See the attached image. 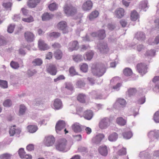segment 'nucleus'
Instances as JSON below:
<instances>
[{"label":"nucleus","instance_id":"obj_1","mask_svg":"<svg viewBox=\"0 0 159 159\" xmlns=\"http://www.w3.org/2000/svg\"><path fill=\"white\" fill-rule=\"evenodd\" d=\"M91 71L93 75L100 77L102 76L105 72L106 69L102 64H93L92 66Z\"/></svg>","mask_w":159,"mask_h":159},{"label":"nucleus","instance_id":"obj_2","mask_svg":"<svg viewBox=\"0 0 159 159\" xmlns=\"http://www.w3.org/2000/svg\"><path fill=\"white\" fill-rule=\"evenodd\" d=\"M63 10L65 13L68 16H73L77 12L76 8L68 2L66 3L64 6Z\"/></svg>","mask_w":159,"mask_h":159},{"label":"nucleus","instance_id":"obj_3","mask_svg":"<svg viewBox=\"0 0 159 159\" xmlns=\"http://www.w3.org/2000/svg\"><path fill=\"white\" fill-rule=\"evenodd\" d=\"M67 140L65 139L59 140L55 145L56 149L60 151H64L66 147Z\"/></svg>","mask_w":159,"mask_h":159},{"label":"nucleus","instance_id":"obj_4","mask_svg":"<svg viewBox=\"0 0 159 159\" xmlns=\"http://www.w3.org/2000/svg\"><path fill=\"white\" fill-rule=\"evenodd\" d=\"M136 68L138 72L141 75H143L147 72V65L144 63H140L138 64Z\"/></svg>","mask_w":159,"mask_h":159},{"label":"nucleus","instance_id":"obj_5","mask_svg":"<svg viewBox=\"0 0 159 159\" xmlns=\"http://www.w3.org/2000/svg\"><path fill=\"white\" fill-rule=\"evenodd\" d=\"M55 139L52 135H48L45 137L44 143L45 145L47 147L52 146L54 143Z\"/></svg>","mask_w":159,"mask_h":159},{"label":"nucleus","instance_id":"obj_6","mask_svg":"<svg viewBox=\"0 0 159 159\" xmlns=\"http://www.w3.org/2000/svg\"><path fill=\"white\" fill-rule=\"evenodd\" d=\"M57 28L59 30L63 31L64 34L67 33L68 30L66 29L67 25L66 22L65 21H61L57 25Z\"/></svg>","mask_w":159,"mask_h":159},{"label":"nucleus","instance_id":"obj_7","mask_svg":"<svg viewBox=\"0 0 159 159\" xmlns=\"http://www.w3.org/2000/svg\"><path fill=\"white\" fill-rule=\"evenodd\" d=\"M38 47L41 51L48 50L50 48V47L42 39H39L38 41Z\"/></svg>","mask_w":159,"mask_h":159},{"label":"nucleus","instance_id":"obj_8","mask_svg":"<svg viewBox=\"0 0 159 159\" xmlns=\"http://www.w3.org/2000/svg\"><path fill=\"white\" fill-rule=\"evenodd\" d=\"M126 104V101L123 98H118L117 99L115 102L114 106L116 108L118 107H124Z\"/></svg>","mask_w":159,"mask_h":159},{"label":"nucleus","instance_id":"obj_9","mask_svg":"<svg viewBox=\"0 0 159 159\" xmlns=\"http://www.w3.org/2000/svg\"><path fill=\"white\" fill-rule=\"evenodd\" d=\"M93 7V3L90 0L84 2L82 6V9L85 11L91 10Z\"/></svg>","mask_w":159,"mask_h":159},{"label":"nucleus","instance_id":"obj_10","mask_svg":"<svg viewBox=\"0 0 159 159\" xmlns=\"http://www.w3.org/2000/svg\"><path fill=\"white\" fill-rule=\"evenodd\" d=\"M79 48V45L77 41H74L70 42L69 44L68 50L70 52L77 50Z\"/></svg>","mask_w":159,"mask_h":159},{"label":"nucleus","instance_id":"obj_11","mask_svg":"<svg viewBox=\"0 0 159 159\" xmlns=\"http://www.w3.org/2000/svg\"><path fill=\"white\" fill-rule=\"evenodd\" d=\"M109 122L108 118H104L102 119L99 123V127L102 129L106 128L109 125Z\"/></svg>","mask_w":159,"mask_h":159},{"label":"nucleus","instance_id":"obj_12","mask_svg":"<svg viewBox=\"0 0 159 159\" xmlns=\"http://www.w3.org/2000/svg\"><path fill=\"white\" fill-rule=\"evenodd\" d=\"M66 126V123L63 120H59L56 124L55 129L57 133H58Z\"/></svg>","mask_w":159,"mask_h":159},{"label":"nucleus","instance_id":"obj_13","mask_svg":"<svg viewBox=\"0 0 159 159\" xmlns=\"http://www.w3.org/2000/svg\"><path fill=\"white\" fill-rule=\"evenodd\" d=\"M47 72L52 75H56L57 71V68L54 65L50 64L47 69Z\"/></svg>","mask_w":159,"mask_h":159},{"label":"nucleus","instance_id":"obj_14","mask_svg":"<svg viewBox=\"0 0 159 159\" xmlns=\"http://www.w3.org/2000/svg\"><path fill=\"white\" fill-rule=\"evenodd\" d=\"M105 135L103 134H99L96 135L92 139L93 141L96 144L99 143L104 138Z\"/></svg>","mask_w":159,"mask_h":159},{"label":"nucleus","instance_id":"obj_15","mask_svg":"<svg viewBox=\"0 0 159 159\" xmlns=\"http://www.w3.org/2000/svg\"><path fill=\"white\" fill-rule=\"evenodd\" d=\"M40 2V0H29L27 2V4L30 8H34Z\"/></svg>","mask_w":159,"mask_h":159},{"label":"nucleus","instance_id":"obj_16","mask_svg":"<svg viewBox=\"0 0 159 159\" xmlns=\"http://www.w3.org/2000/svg\"><path fill=\"white\" fill-rule=\"evenodd\" d=\"M99 152L102 155L106 156L108 152L107 147L105 145L101 146L98 149Z\"/></svg>","mask_w":159,"mask_h":159},{"label":"nucleus","instance_id":"obj_17","mask_svg":"<svg viewBox=\"0 0 159 159\" xmlns=\"http://www.w3.org/2000/svg\"><path fill=\"white\" fill-rule=\"evenodd\" d=\"M83 116L85 119L90 120L93 116V111L90 110H87L84 112Z\"/></svg>","mask_w":159,"mask_h":159},{"label":"nucleus","instance_id":"obj_18","mask_svg":"<svg viewBox=\"0 0 159 159\" xmlns=\"http://www.w3.org/2000/svg\"><path fill=\"white\" fill-rule=\"evenodd\" d=\"M53 106L56 110H59L62 108V103L61 101L59 99H55L54 102Z\"/></svg>","mask_w":159,"mask_h":159},{"label":"nucleus","instance_id":"obj_19","mask_svg":"<svg viewBox=\"0 0 159 159\" xmlns=\"http://www.w3.org/2000/svg\"><path fill=\"white\" fill-rule=\"evenodd\" d=\"M25 37L28 42H32L34 39V35L33 33L29 32H25L24 34Z\"/></svg>","mask_w":159,"mask_h":159},{"label":"nucleus","instance_id":"obj_20","mask_svg":"<svg viewBox=\"0 0 159 159\" xmlns=\"http://www.w3.org/2000/svg\"><path fill=\"white\" fill-rule=\"evenodd\" d=\"M115 13L117 18H120L124 16L125 11L123 9L119 8L115 11Z\"/></svg>","mask_w":159,"mask_h":159},{"label":"nucleus","instance_id":"obj_21","mask_svg":"<svg viewBox=\"0 0 159 159\" xmlns=\"http://www.w3.org/2000/svg\"><path fill=\"white\" fill-rule=\"evenodd\" d=\"M72 128L75 133L80 132L82 131V128L80 125L78 123H75L72 125Z\"/></svg>","mask_w":159,"mask_h":159},{"label":"nucleus","instance_id":"obj_22","mask_svg":"<svg viewBox=\"0 0 159 159\" xmlns=\"http://www.w3.org/2000/svg\"><path fill=\"white\" fill-rule=\"evenodd\" d=\"M99 14V12L97 11H92L89 16V18L90 20H92L97 18Z\"/></svg>","mask_w":159,"mask_h":159},{"label":"nucleus","instance_id":"obj_23","mask_svg":"<svg viewBox=\"0 0 159 159\" xmlns=\"http://www.w3.org/2000/svg\"><path fill=\"white\" fill-rule=\"evenodd\" d=\"M53 15L52 14H49L48 12L45 13L42 16V19L43 21L49 20L52 19Z\"/></svg>","mask_w":159,"mask_h":159},{"label":"nucleus","instance_id":"obj_24","mask_svg":"<svg viewBox=\"0 0 159 159\" xmlns=\"http://www.w3.org/2000/svg\"><path fill=\"white\" fill-rule=\"evenodd\" d=\"M139 18V15L135 10L132 11L130 15V19L132 20L136 21Z\"/></svg>","mask_w":159,"mask_h":159},{"label":"nucleus","instance_id":"obj_25","mask_svg":"<svg viewBox=\"0 0 159 159\" xmlns=\"http://www.w3.org/2000/svg\"><path fill=\"white\" fill-rule=\"evenodd\" d=\"M28 131L32 133L35 132L38 129L37 126L35 125H29L27 127Z\"/></svg>","mask_w":159,"mask_h":159},{"label":"nucleus","instance_id":"obj_26","mask_svg":"<svg viewBox=\"0 0 159 159\" xmlns=\"http://www.w3.org/2000/svg\"><path fill=\"white\" fill-rule=\"evenodd\" d=\"M106 37L105 31L104 30H100L98 32V37L100 39H103Z\"/></svg>","mask_w":159,"mask_h":159},{"label":"nucleus","instance_id":"obj_27","mask_svg":"<svg viewBox=\"0 0 159 159\" xmlns=\"http://www.w3.org/2000/svg\"><path fill=\"white\" fill-rule=\"evenodd\" d=\"M118 135L116 132H114L111 134L108 137V139L109 141L113 142L116 140L118 138Z\"/></svg>","mask_w":159,"mask_h":159},{"label":"nucleus","instance_id":"obj_28","mask_svg":"<svg viewBox=\"0 0 159 159\" xmlns=\"http://www.w3.org/2000/svg\"><path fill=\"white\" fill-rule=\"evenodd\" d=\"M47 35L50 38H57L60 36V33L58 32H53L48 33Z\"/></svg>","mask_w":159,"mask_h":159},{"label":"nucleus","instance_id":"obj_29","mask_svg":"<svg viewBox=\"0 0 159 159\" xmlns=\"http://www.w3.org/2000/svg\"><path fill=\"white\" fill-rule=\"evenodd\" d=\"M137 92V90L135 88H129L128 89L126 93L129 96H131L135 95Z\"/></svg>","mask_w":159,"mask_h":159},{"label":"nucleus","instance_id":"obj_30","mask_svg":"<svg viewBox=\"0 0 159 159\" xmlns=\"http://www.w3.org/2000/svg\"><path fill=\"white\" fill-rule=\"evenodd\" d=\"M135 37L139 40L143 41L145 39V35L143 32L137 33Z\"/></svg>","mask_w":159,"mask_h":159},{"label":"nucleus","instance_id":"obj_31","mask_svg":"<svg viewBox=\"0 0 159 159\" xmlns=\"http://www.w3.org/2000/svg\"><path fill=\"white\" fill-rule=\"evenodd\" d=\"M116 122L117 124L121 126L125 125L126 123V120L122 117H119L116 119Z\"/></svg>","mask_w":159,"mask_h":159},{"label":"nucleus","instance_id":"obj_32","mask_svg":"<svg viewBox=\"0 0 159 159\" xmlns=\"http://www.w3.org/2000/svg\"><path fill=\"white\" fill-rule=\"evenodd\" d=\"M99 49L100 51L103 53H106L109 50V49L106 43H105L104 44L101 45Z\"/></svg>","mask_w":159,"mask_h":159},{"label":"nucleus","instance_id":"obj_33","mask_svg":"<svg viewBox=\"0 0 159 159\" xmlns=\"http://www.w3.org/2000/svg\"><path fill=\"white\" fill-rule=\"evenodd\" d=\"M54 56L56 59H60L62 55V53L61 50H58L56 51L54 53Z\"/></svg>","mask_w":159,"mask_h":159},{"label":"nucleus","instance_id":"obj_34","mask_svg":"<svg viewBox=\"0 0 159 159\" xmlns=\"http://www.w3.org/2000/svg\"><path fill=\"white\" fill-rule=\"evenodd\" d=\"M72 58L74 61L77 62L81 61L83 60L82 56L80 54L73 55Z\"/></svg>","mask_w":159,"mask_h":159},{"label":"nucleus","instance_id":"obj_35","mask_svg":"<svg viewBox=\"0 0 159 159\" xmlns=\"http://www.w3.org/2000/svg\"><path fill=\"white\" fill-rule=\"evenodd\" d=\"M93 54V53L92 51L87 52L85 54V57L86 58H84V59L85 60L86 59V60L90 61L92 58Z\"/></svg>","mask_w":159,"mask_h":159},{"label":"nucleus","instance_id":"obj_36","mask_svg":"<svg viewBox=\"0 0 159 159\" xmlns=\"http://www.w3.org/2000/svg\"><path fill=\"white\" fill-rule=\"evenodd\" d=\"M123 73L126 76H130L133 74L131 69L129 68H126L123 70Z\"/></svg>","mask_w":159,"mask_h":159},{"label":"nucleus","instance_id":"obj_37","mask_svg":"<svg viewBox=\"0 0 159 159\" xmlns=\"http://www.w3.org/2000/svg\"><path fill=\"white\" fill-rule=\"evenodd\" d=\"M85 96L83 94H79L77 98V99L80 102L84 103L85 102Z\"/></svg>","mask_w":159,"mask_h":159},{"label":"nucleus","instance_id":"obj_38","mask_svg":"<svg viewBox=\"0 0 159 159\" xmlns=\"http://www.w3.org/2000/svg\"><path fill=\"white\" fill-rule=\"evenodd\" d=\"M22 20L24 22L31 23L34 21V18L32 16L30 15L27 18H22Z\"/></svg>","mask_w":159,"mask_h":159},{"label":"nucleus","instance_id":"obj_39","mask_svg":"<svg viewBox=\"0 0 159 159\" xmlns=\"http://www.w3.org/2000/svg\"><path fill=\"white\" fill-rule=\"evenodd\" d=\"M2 5L6 9L11 10L12 3L10 2H4L3 3Z\"/></svg>","mask_w":159,"mask_h":159},{"label":"nucleus","instance_id":"obj_40","mask_svg":"<svg viewBox=\"0 0 159 159\" xmlns=\"http://www.w3.org/2000/svg\"><path fill=\"white\" fill-rule=\"evenodd\" d=\"M11 67L13 69H18L19 67V64L17 62L11 61L10 63Z\"/></svg>","mask_w":159,"mask_h":159},{"label":"nucleus","instance_id":"obj_41","mask_svg":"<svg viewBox=\"0 0 159 159\" xmlns=\"http://www.w3.org/2000/svg\"><path fill=\"white\" fill-rule=\"evenodd\" d=\"M42 63V60L39 58L36 59L32 61V63L34 66H40Z\"/></svg>","mask_w":159,"mask_h":159},{"label":"nucleus","instance_id":"obj_42","mask_svg":"<svg viewBox=\"0 0 159 159\" xmlns=\"http://www.w3.org/2000/svg\"><path fill=\"white\" fill-rule=\"evenodd\" d=\"M123 136L125 138L128 139L131 137L132 136V134L131 132L129 131L123 133Z\"/></svg>","mask_w":159,"mask_h":159},{"label":"nucleus","instance_id":"obj_43","mask_svg":"<svg viewBox=\"0 0 159 159\" xmlns=\"http://www.w3.org/2000/svg\"><path fill=\"white\" fill-rule=\"evenodd\" d=\"M19 155L20 157L22 159H24V156L26 154V152L23 148H20L18 151Z\"/></svg>","mask_w":159,"mask_h":159},{"label":"nucleus","instance_id":"obj_44","mask_svg":"<svg viewBox=\"0 0 159 159\" xmlns=\"http://www.w3.org/2000/svg\"><path fill=\"white\" fill-rule=\"evenodd\" d=\"M0 87L5 89L7 88V82L6 80H0Z\"/></svg>","mask_w":159,"mask_h":159},{"label":"nucleus","instance_id":"obj_45","mask_svg":"<svg viewBox=\"0 0 159 159\" xmlns=\"http://www.w3.org/2000/svg\"><path fill=\"white\" fill-rule=\"evenodd\" d=\"M49 9L51 11L56 10L57 8V6L55 3H52L48 6Z\"/></svg>","mask_w":159,"mask_h":159},{"label":"nucleus","instance_id":"obj_46","mask_svg":"<svg viewBox=\"0 0 159 159\" xmlns=\"http://www.w3.org/2000/svg\"><path fill=\"white\" fill-rule=\"evenodd\" d=\"M93 97L96 99H101L102 98V96L101 94H99L96 91L93 92L92 93Z\"/></svg>","mask_w":159,"mask_h":159},{"label":"nucleus","instance_id":"obj_47","mask_svg":"<svg viewBox=\"0 0 159 159\" xmlns=\"http://www.w3.org/2000/svg\"><path fill=\"white\" fill-rule=\"evenodd\" d=\"M26 110V108L24 105H21L19 109L20 114L22 115L24 114Z\"/></svg>","mask_w":159,"mask_h":159},{"label":"nucleus","instance_id":"obj_48","mask_svg":"<svg viewBox=\"0 0 159 159\" xmlns=\"http://www.w3.org/2000/svg\"><path fill=\"white\" fill-rule=\"evenodd\" d=\"M80 69L81 70L84 72L87 71L88 69V66L86 64H83L80 66Z\"/></svg>","mask_w":159,"mask_h":159},{"label":"nucleus","instance_id":"obj_49","mask_svg":"<svg viewBox=\"0 0 159 159\" xmlns=\"http://www.w3.org/2000/svg\"><path fill=\"white\" fill-rule=\"evenodd\" d=\"M12 104L11 100L10 99H7L5 100L3 103V105L5 107H10Z\"/></svg>","mask_w":159,"mask_h":159},{"label":"nucleus","instance_id":"obj_50","mask_svg":"<svg viewBox=\"0 0 159 159\" xmlns=\"http://www.w3.org/2000/svg\"><path fill=\"white\" fill-rule=\"evenodd\" d=\"M155 52L153 50H150L147 51L145 55L146 56H153L155 55Z\"/></svg>","mask_w":159,"mask_h":159},{"label":"nucleus","instance_id":"obj_51","mask_svg":"<svg viewBox=\"0 0 159 159\" xmlns=\"http://www.w3.org/2000/svg\"><path fill=\"white\" fill-rule=\"evenodd\" d=\"M15 27V25L14 24H11L8 27L7 31L9 33H12L13 32Z\"/></svg>","mask_w":159,"mask_h":159},{"label":"nucleus","instance_id":"obj_52","mask_svg":"<svg viewBox=\"0 0 159 159\" xmlns=\"http://www.w3.org/2000/svg\"><path fill=\"white\" fill-rule=\"evenodd\" d=\"M153 119L156 122H159V111H157L155 112L154 116Z\"/></svg>","mask_w":159,"mask_h":159},{"label":"nucleus","instance_id":"obj_53","mask_svg":"<svg viewBox=\"0 0 159 159\" xmlns=\"http://www.w3.org/2000/svg\"><path fill=\"white\" fill-rule=\"evenodd\" d=\"M11 156L8 153H5L1 155L0 156L1 159H10Z\"/></svg>","mask_w":159,"mask_h":159},{"label":"nucleus","instance_id":"obj_54","mask_svg":"<svg viewBox=\"0 0 159 159\" xmlns=\"http://www.w3.org/2000/svg\"><path fill=\"white\" fill-rule=\"evenodd\" d=\"M76 84L77 86L78 87L81 88L84 86L85 83L84 81L81 80H80L77 82Z\"/></svg>","mask_w":159,"mask_h":159},{"label":"nucleus","instance_id":"obj_55","mask_svg":"<svg viewBox=\"0 0 159 159\" xmlns=\"http://www.w3.org/2000/svg\"><path fill=\"white\" fill-rule=\"evenodd\" d=\"M69 71L70 74L72 75H78L73 67H71L69 69Z\"/></svg>","mask_w":159,"mask_h":159},{"label":"nucleus","instance_id":"obj_56","mask_svg":"<svg viewBox=\"0 0 159 159\" xmlns=\"http://www.w3.org/2000/svg\"><path fill=\"white\" fill-rule=\"evenodd\" d=\"M126 151L125 148H123L118 152L117 154L119 156H121L126 154Z\"/></svg>","mask_w":159,"mask_h":159},{"label":"nucleus","instance_id":"obj_57","mask_svg":"<svg viewBox=\"0 0 159 159\" xmlns=\"http://www.w3.org/2000/svg\"><path fill=\"white\" fill-rule=\"evenodd\" d=\"M13 127H16L15 125H14ZM16 129L14 127H11L9 130V134L11 136H13L15 134Z\"/></svg>","mask_w":159,"mask_h":159},{"label":"nucleus","instance_id":"obj_58","mask_svg":"<svg viewBox=\"0 0 159 159\" xmlns=\"http://www.w3.org/2000/svg\"><path fill=\"white\" fill-rule=\"evenodd\" d=\"M34 146L33 144H29L26 147L27 150L29 151H31L34 150Z\"/></svg>","mask_w":159,"mask_h":159},{"label":"nucleus","instance_id":"obj_59","mask_svg":"<svg viewBox=\"0 0 159 159\" xmlns=\"http://www.w3.org/2000/svg\"><path fill=\"white\" fill-rule=\"evenodd\" d=\"M65 79V77L63 75H59L57 78L54 79V81L55 82H56L59 80H64Z\"/></svg>","mask_w":159,"mask_h":159},{"label":"nucleus","instance_id":"obj_60","mask_svg":"<svg viewBox=\"0 0 159 159\" xmlns=\"http://www.w3.org/2000/svg\"><path fill=\"white\" fill-rule=\"evenodd\" d=\"M20 15H14L13 17V20L14 21H18L20 20Z\"/></svg>","mask_w":159,"mask_h":159},{"label":"nucleus","instance_id":"obj_61","mask_svg":"<svg viewBox=\"0 0 159 159\" xmlns=\"http://www.w3.org/2000/svg\"><path fill=\"white\" fill-rule=\"evenodd\" d=\"M6 43V42L4 40L3 37L0 36V46L4 45Z\"/></svg>","mask_w":159,"mask_h":159},{"label":"nucleus","instance_id":"obj_62","mask_svg":"<svg viewBox=\"0 0 159 159\" xmlns=\"http://www.w3.org/2000/svg\"><path fill=\"white\" fill-rule=\"evenodd\" d=\"M120 23L122 27H125L127 24V21L124 19L120 20Z\"/></svg>","mask_w":159,"mask_h":159},{"label":"nucleus","instance_id":"obj_63","mask_svg":"<svg viewBox=\"0 0 159 159\" xmlns=\"http://www.w3.org/2000/svg\"><path fill=\"white\" fill-rule=\"evenodd\" d=\"M52 57V52H49L48 53L46 56V58L48 59H50Z\"/></svg>","mask_w":159,"mask_h":159},{"label":"nucleus","instance_id":"obj_64","mask_svg":"<svg viewBox=\"0 0 159 159\" xmlns=\"http://www.w3.org/2000/svg\"><path fill=\"white\" fill-rule=\"evenodd\" d=\"M153 90L155 92L158 90L159 92V84H156L154 87L153 88Z\"/></svg>","mask_w":159,"mask_h":159}]
</instances>
